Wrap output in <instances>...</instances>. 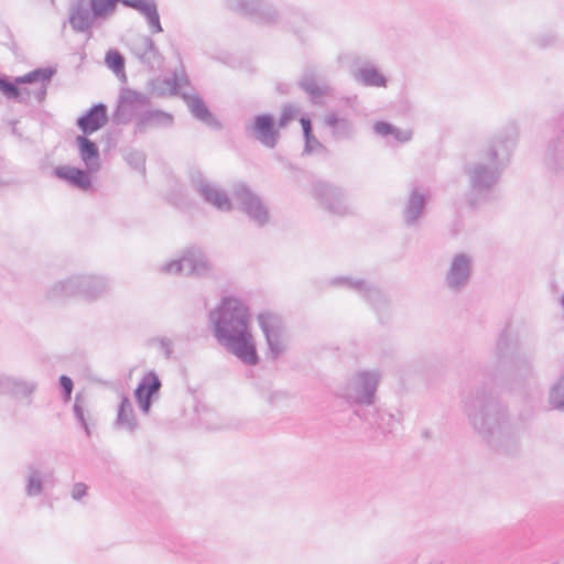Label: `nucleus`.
<instances>
[{
  "mask_svg": "<svg viewBox=\"0 0 564 564\" xmlns=\"http://www.w3.org/2000/svg\"><path fill=\"white\" fill-rule=\"evenodd\" d=\"M37 389V382L34 380H25L19 377L0 376V394H7L14 399H30ZM31 403V400L28 401Z\"/></svg>",
  "mask_w": 564,
  "mask_h": 564,
  "instance_id": "nucleus-20",
  "label": "nucleus"
},
{
  "mask_svg": "<svg viewBox=\"0 0 564 564\" xmlns=\"http://www.w3.org/2000/svg\"><path fill=\"white\" fill-rule=\"evenodd\" d=\"M121 3L138 11L145 19L152 34L163 32L155 0H121Z\"/></svg>",
  "mask_w": 564,
  "mask_h": 564,
  "instance_id": "nucleus-24",
  "label": "nucleus"
},
{
  "mask_svg": "<svg viewBox=\"0 0 564 564\" xmlns=\"http://www.w3.org/2000/svg\"><path fill=\"white\" fill-rule=\"evenodd\" d=\"M505 345H507V335L506 333H502L499 337V340H498V348H502Z\"/></svg>",
  "mask_w": 564,
  "mask_h": 564,
  "instance_id": "nucleus-52",
  "label": "nucleus"
},
{
  "mask_svg": "<svg viewBox=\"0 0 564 564\" xmlns=\"http://www.w3.org/2000/svg\"><path fill=\"white\" fill-rule=\"evenodd\" d=\"M150 97L131 88L121 90L117 108L112 115L116 124H127L139 117L150 107Z\"/></svg>",
  "mask_w": 564,
  "mask_h": 564,
  "instance_id": "nucleus-6",
  "label": "nucleus"
},
{
  "mask_svg": "<svg viewBox=\"0 0 564 564\" xmlns=\"http://www.w3.org/2000/svg\"><path fill=\"white\" fill-rule=\"evenodd\" d=\"M109 15H96L91 7H87L84 1H78L70 11L69 24L77 32H87L91 29L94 22L98 19H108Z\"/></svg>",
  "mask_w": 564,
  "mask_h": 564,
  "instance_id": "nucleus-26",
  "label": "nucleus"
},
{
  "mask_svg": "<svg viewBox=\"0 0 564 564\" xmlns=\"http://www.w3.org/2000/svg\"><path fill=\"white\" fill-rule=\"evenodd\" d=\"M354 78L364 86L368 87H386L387 79L372 65H365L354 70Z\"/></svg>",
  "mask_w": 564,
  "mask_h": 564,
  "instance_id": "nucleus-32",
  "label": "nucleus"
},
{
  "mask_svg": "<svg viewBox=\"0 0 564 564\" xmlns=\"http://www.w3.org/2000/svg\"><path fill=\"white\" fill-rule=\"evenodd\" d=\"M188 83L185 75H177L176 73L171 78L163 79L161 84L165 86V89L171 94H177L182 87Z\"/></svg>",
  "mask_w": 564,
  "mask_h": 564,
  "instance_id": "nucleus-42",
  "label": "nucleus"
},
{
  "mask_svg": "<svg viewBox=\"0 0 564 564\" xmlns=\"http://www.w3.org/2000/svg\"><path fill=\"white\" fill-rule=\"evenodd\" d=\"M152 341L158 345L160 350L164 354L165 358H167V359L171 358L172 352H173V350H172L173 341L170 338L160 337V338H154Z\"/></svg>",
  "mask_w": 564,
  "mask_h": 564,
  "instance_id": "nucleus-44",
  "label": "nucleus"
},
{
  "mask_svg": "<svg viewBox=\"0 0 564 564\" xmlns=\"http://www.w3.org/2000/svg\"><path fill=\"white\" fill-rule=\"evenodd\" d=\"M296 109L292 105H285L282 108L281 116L279 118V127L284 128L294 117Z\"/></svg>",
  "mask_w": 564,
  "mask_h": 564,
  "instance_id": "nucleus-45",
  "label": "nucleus"
},
{
  "mask_svg": "<svg viewBox=\"0 0 564 564\" xmlns=\"http://www.w3.org/2000/svg\"><path fill=\"white\" fill-rule=\"evenodd\" d=\"M393 135L398 141L405 142L411 139L412 133L410 131H401V130L397 129V131L394 132Z\"/></svg>",
  "mask_w": 564,
  "mask_h": 564,
  "instance_id": "nucleus-50",
  "label": "nucleus"
},
{
  "mask_svg": "<svg viewBox=\"0 0 564 564\" xmlns=\"http://www.w3.org/2000/svg\"><path fill=\"white\" fill-rule=\"evenodd\" d=\"M59 381V386L62 388V391L63 393H72L73 392V388H74V383H73V380L66 376V375H62L58 379Z\"/></svg>",
  "mask_w": 564,
  "mask_h": 564,
  "instance_id": "nucleus-48",
  "label": "nucleus"
},
{
  "mask_svg": "<svg viewBox=\"0 0 564 564\" xmlns=\"http://www.w3.org/2000/svg\"><path fill=\"white\" fill-rule=\"evenodd\" d=\"M89 283V280H80V275H70L65 280L54 283L46 292L51 301H64L72 296H80V286Z\"/></svg>",
  "mask_w": 564,
  "mask_h": 564,
  "instance_id": "nucleus-25",
  "label": "nucleus"
},
{
  "mask_svg": "<svg viewBox=\"0 0 564 564\" xmlns=\"http://www.w3.org/2000/svg\"><path fill=\"white\" fill-rule=\"evenodd\" d=\"M161 386V381L154 371H149L139 382L134 397L142 413L148 414L150 412L152 397L159 393Z\"/></svg>",
  "mask_w": 564,
  "mask_h": 564,
  "instance_id": "nucleus-21",
  "label": "nucleus"
},
{
  "mask_svg": "<svg viewBox=\"0 0 564 564\" xmlns=\"http://www.w3.org/2000/svg\"><path fill=\"white\" fill-rule=\"evenodd\" d=\"M70 398H72V393H68V394L67 393H63L64 402H68L70 400Z\"/></svg>",
  "mask_w": 564,
  "mask_h": 564,
  "instance_id": "nucleus-53",
  "label": "nucleus"
},
{
  "mask_svg": "<svg viewBox=\"0 0 564 564\" xmlns=\"http://www.w3.org/2000/svg\"><path fill=\"white\" fill-rule=\"evenodd\" d=\"M330 284L355 291L375 306L376 310L387 306V300L382 291L369 281L348 276H337L330 280Z\"/></svg>",
  "mask_w": 564,
  "mask_h": 564,
  "instance_id": "nucleus-11",
  "label": "nucleus"
},
{
  "mask_svg": "<svg viewBox=\"0 0 564 564\" xmlns=\"http://www.w3.org/2000/svg\"><path fill=\"white\" fill-rule=\"evenodd\" d=\"M381 378L382 375L377 369L357 371L340 388L338 394L349 404L371 405Z\"/></svg>",
  "mask_w": 564,
  "mask_h": 564,
  "instance_id": "nucleus-4",
  "label": "nucleus"
},
{
  "mask_svg": "<svg viewBox=\"0 0 564 564\" xmlns=\"http://www.w3.org/2000/svg\"><path fill=\"white\" fill-rule=\"evenodd\" d=\"M264 336L268 355L272 360L279 359L288 348V330L282 317L273 312H262L257 317Z\"/></svg>",
  "mask_w": 564,
  "mask_h": 564,
  "instance_id": "nucleus-5",
  "label": "nucleus"
},
{
  "mask_svg": "<svg viewBox=\"0 0 564 564\" xmlns=\"http://www.w3.org/2000/svg\"><path fill=\"white\" fill-rule=\"evenodd\" d=\"M90 173L91 172H88V170L85 171L69 165L57 166L54 170V174L58 178L66 181L73 186L84 191L88 189L91 186Z\"/></svg>",
  "mask_w": 564,
  "mask_h": 564,
  "instance_id": "nucleus-30",
  "label": "nucleus"
},
{
  "mask_svg": "<svg viewBox=\"0 0 564 564\" xmlns=\"http://www.w3.org/2000/svg\"><path fill=\"white\" fill-rule=\"evenodd\" d=\"M373 130L377 134L387 137L389 134H394V132L397 131V128L388 122L378 121L375 123Z\"/></svg>",
  "mask_w": 564,
  "mask_h": 564,
  "instance_id": "nucleus-46",
  "label": "nucleus"
},
{
  "mask_svg": "<svg viewBox=\"0 0 564 564\" xmlns=\"http://www.w3.org/2000/svg\"><path fill=\"white\" fill-rule=\"evenodd\" d=\"M283 397V393L281 392H271L269 395H268V402L273 404L276 402V400H279L280 398Z\"/></svg>",
  "mask_w": 564,
  "mask_h": 564,
  "instance_id": "nucleus-51",
  "label": "nucleus"
},
{
  "mask_svg": "<svg viewBox=\"0 0 564 564\" xmlns=\"http://www.w3.org/2000/svg\"><path fill=\"white\" fill-rule=\"evenodd\" d=\"M464 412L474 430L490 446L511 453L518 436L511 426L506 409L486 388L471 389L463 399Z\"/></svg>",
  "mask_w": 564,
  "mask_h": 564,
  "instance_id": "nucleus-2",
  "label": "nucleus"
},
{
  "mask_svg": "<svg viewBox=\"0 0 564 564\" xmlns=\"http://www.w3.org/2000/svg\"><path fill=\"white\" fill-rule=\"evenodd\" d=\"M173 123V116L162 110H152L149 108L139 117L135 122V132L144 133L149 129L165 128Z\"/></svg>",
  "mask_w": 564,
  "mask_h": 564,
  "instance_id": "nucleus-28",
  "label": "nucleus"
},
{
  "mask_svg": "<svg viewBox=\"0 0 564 564\" xmlns=\"http://www.w3.org/2000/svg\"><path fill=\"white\" fill-rule=\"evenodd\" d=\"M55 74V69L52 67L36 68L23 76H19L15 78L13 84H31L34 87L20 89L23 93V96L26 98V101H22L23 104H28L33 97L37 102H43L46 98L47 87L52 80V77Z\"/></svg>",
  "mask_w": 564,
  "mask_h": 564,
  "instance_id": "nucleus-10",
  "label": "nucleus"
},
{
  "mask_svg": "<svg viewBox=\"0 0 564 564\" xmlns=\"http://www.w3.org/2000/svg\"><path fill=\"white\" fill-rule=\"evenodd\" d=\"M300 122L303 128V134L305 140L304 153L310 154L315 151H325L326 148L313 134L311 120L308 118L302 117L300 119Z\"/></svg>",
  "mask_w": 564,
  "mask_h": 564,
  "instance_id": "nucleus-36",
  "label": "nucleus"
},
{
  "mask_svg": "<svg viewBox=\"0 0 564 564\" xmlns=\"http://www.w3.org/2000/svg\"><path fill=\"white\" fill-rule=\"evenodd\" d=\"M210 267L203 250L198 247L186 248L181 258L171 260L161 267L166 274L204 275Z\"/></svg>",
  "mask_w": 564,
  "mask_h": 564,
  "instance_id": "nucleus-7",
  "label": "nucleus"
},
{
  "mask_svg": "<svg viewBox=\"0 0 564 564\" xmlns=\"http://www.w3.org/2000/svg\"><path fill=\"white\" fill-rule=\"evenodd\" d=\"M213 335L218 344L247 366L259 364L248 307L238 299L224 297L209 313Z\"/></svg>",
  "mask_w": 564,
  "mask_h": 564,
  "instance_id": "nucleus-1",
  "label": "nucleus"
},
{
  "mask_svg": "<svg viewBox=\"0 0 564 564\" xmlns=\"http://www.w3.org/2000/svg\"><path fill=\"white\" fill-rule=\"evenodd\" d=\"M544 164L551 172L564 170V116L553 122V134L546 144Z\"/></svg>",
  "mask_w": 564,
  "mask_h": 564,
  "instance_id": "nucleus-12",
  "label": "nucleus"
},
{
  "mask_svg": "<svg viewBox=\"0 0 564 564\" xmlns=\"http://www.w3.org/2000/svg\"><path fill=\"white\" fill-rule=\"evenodd\" d=\"M118 3H121V0H89L96 15L111 17L116 12Z\"/></svg>",
  "mask_w": 564,
  "mask_h": 564,
  "instance_id": "nucleus-40",
  "label": "nucleus"
},
{
  "mask_svg": "<svg viewBox=\"0 0 564 564\" xmlns=\"http://www.w3.org/2000/svg\"><path fill=\"white\" fill-rule=\"evenodd\" d=\"M227 7L243 15L256 17L265 22L275 19V11L263 0H226Z\"/></svg>",
  "mask_w": 564,
  "mask_h": 564,
  "instance_id": "nucleus-19",
  "label": "nucleus"
},
{
  "mask_svg": "<svg viewBox=\"0 0 564 564\" xmlns=\"http://www.w3.org/2000/svg\"><path fill=\"white\" fill-rule=\"evenodd\" d=\"M376 424L382 433H393L398 429L400 420L390 412L379 411Z\"/></svg>",
  "mask_w": 564,
  "mask_h": 564,
  "instance_id": "nucleus-38",
  "label": "nucleus"
},
{
  "mask_svg": "<svg viewBox=\"0 0 564 564\" xmlns=\"http://www.w3.org/2000/svg\"><path fill=\"white\" fill-rule=\"evenodd\" d=\"M313 195L329 213L346 215L349 212L341 188L327 183L317 182L313 185Z\"/></svg>",
  "mask_w": 564,
  "mask_h": 564,
  "instance_id": "nucleus-14",
  "label": "nucleus"
},
{
  "mask_svg": "<svg viewBox=\"0 0 564 564\" xmlns=\"http://www.w3.org/2000/svg\"><path fill=\"white\" fill-rule=\"evenodd\" d=\"M105 62L109 68H111L116 74L123 72L124 68V58L117 51H109L106 54Z\"/></svg>",
  "mask_w": 564,
  "mask_h": 564,
  "instance_id": "nucleus-43",
  "label": "nucleus"
},
{
  "mask_svg": "<svg viewBox=\"0 0 564 564\" xmlns=\"http://www.w3.org/2000/svg\"><path fill=\"white\" fill-rule=\"evenodd\" d=\"M124 161L134 170L144 172L145 170V154L137 149L123 150Z\"/></svg>",
  "mask_w": 564,
  "mask_h": 564,
  "instance_id": "nucleus-39",
  "label": "nucleus"
},
{
  "mask_svg": "<svg viewBox=\"0 0 564 564\" xmlns=\"http://www.w3.org/2000/svg\"><path fill=\"white\" fill-rule=\"evenodd\" d=\"M562 306L564 308V294H563V297H562Z\"/></svg>",
  "mask_w": 564,
  "mask_h": 564,
  "instance_id": "nucleus-54",
  "label": "nucleus"
},
{
  "mask_svg": "<svg viewBox=\"0 0 564 564\" xmlns=\"http://www.w3.org/2000/svg\"><path fill=\"white\" fill-rule=\"evenodd\" d=\"M427 191L413 185L402 210L403 221L408 227H415L423 218L427 205Z\"/></svg>",
  "mask_w": 564,
  "mask_h": 564,
  "instance_id": "nucleus-15",
  "label": "nucleus"
},
{
  "mask_svg": "<svg viewBox=\"0 0 564 564\" xmlns=\"http://www.w3.org/2000/svg\"><path fill=\"white\" fill-rule=\"evenodd\" d=\"M53 477V471L39 463L29 464L25 473V494L37 497L43 492L44 484Z\"/></svg>",
  "mask_w": 564,
  "mask_h": 564,
  "instance_id": "nucleus-23",
  "label": "nucleus"
},
{
  "mask_svg": "<svg viewBox=\"0 0 564 564\" xmlns=\"http://www.w3.org/2000/svg\"><path fill=\"white\" fill-rule=\"evenodd\" d=\"M313 195L329 213L346 215L349 212L341 188L327 183L317 182L313 185Z\"/></svg>",
  "mask_w": 564,
  "mask_h": 564,
  "instance_id": "nucleus-13",
  "label": "nucleus"
},
{
  "mask_svg": "<svg viewBox=\"0 0 564 564\" xmlns=\"http://www.w3.org/2000/svg\"><path fill=\"white\" fill-rule=\"evenodd\" d=\"M116 425L126 429L129 432H133L137 429V420L132 404L128 397H122L118 408Z\"/></svg>",
  "mask_w": 564,
  "mask_h": 564,
  "instance_id": "nucleus-34",
  "label": "nucleus"
},
{
  "mask_svg": "<svg viewBox=\"0 0 564 564\" xmlns=\"http://www.w3.org/2000/svg\"><path fill=\"white\" fill-rule=\"evenodd\" d=\"M191 182L203 200L220 212H230L232 203L225 191L208 180L200 171L189 173Z\"/></svg>",
  "mask_w": 564,
  "mask_h": 564,
  "instance_id": "nucleus-9",
  "label": "nucleus"
},
{
  "mask_svg": "<svg viewBox=\"0 0 564 564\" xmlns=\"http://www.w3.org/2000/svg\"><path fill=\"white\" fill-rule=\"evenodd\" d=\"M300 86L314 104H321V98L329 93V87L327 85H318L311 74H305L302 77Z\"/></svg>",
  "mask_w": 564,
  "mask_h": 564,
  "instance_id": "nucleus-35",
  "label": "nucleus"
},
{
  "mask_svg": "<svg viewBox=\"0 0 564 564\" xmlns=\"http://www.w3.org/2000/svg\"><path fill=\"white\" fill-rule=\"evenodd\" d=\"M131 52L149 69L160 68L162 65L163 57L153 40L148 35H139L134 39Z\"/></svg>",
  "mask_w": 564,
  "mask_h": 564,
  "instance_id": "nucleus-17",
  "label": "nucleus"
},
{
  "mask_svg": "<svg viewBox=\"0 0 564 564\" xmlns=\"http://www.w3.org/2000/svg\"><path fill=\"white\" fill-rule=\"evenodd\" d=\"M108 122L107 106L98 102L80 116L76 124L85 135L93 134Z\"/></svg>",
  "mask_w": 564,
  "mask_h": 564,
  "instance_id": "nucleus-22",
  "label": "nucleus"
},
{
  "mask_svg": "<svg viewBox=\"0 0 564 564\" xmlns=\"http://www.w3.org/2000/svg\"><path fill=\"white\" fill-rule=\"evenodd\" d=\"M73 412L74 415L79 423V425L83 427L87 436L91 435L90 426L88 423V409H87V402L80 394H76L75 402L73 405Z\"/></svg>",
  "mask_w": 564,
  "mask_h": 564,
  "instance_id": "nucleus-37",
  "label": "nucleus"
},
{
  "mask_svg": "<svg viewBox=\"0 0 564 564\" xmlns=\"http://www.w3.org/2000/svg\"><path fill=\"white\" fill-rule=\"evenodd\" d=\"M183 98L186 100L191 113L197 120L202 121L208 127L216 129L220 128V123L216 120L209 109L206 107L204 100L198 96H187L183 94Z\"/></svg>",
  "mask_w": 564,
  "mask_h": 564,
  "instance_id": "nucleus-31",
  "label": "nucleus"
},
{
  "mask_svg": "<svg viewBox=\"0 0 564 564\" xmlns=\"http://www.w3.org/2000/svg\"><path fill=\"white\" fill-rule=\"evenodd\" d=\"M253 138L262 145L273 149L276 145L279 131L274 127V119L271 115H258L251 124L246 127Z\"/></svg>",
  "mask_w": 564,
  "mask_h": 564,
  "instance_id": "nucleus-18",
  "label": "nucleus"
},
{
  "mask_svg": "<svg viewBox=\"0 0 564 564\" xmlns=\"http://www.w3.org/2000/svg\"><path fill=\"white\" fill-rule=\"evenodd\" d=\"M0 90L9 99H14L17 101H26V98L23 96V93L20 90V88L7 78H0Z\"/></svg>",
  "mask_w": 564,
  "mask_h": 564,
  "instance_id": "nucleus-41",
  "label": "nucleus"
},
{
  "mask_svg": "<svg viewBox=\"0 0 564 564\" xmlns=\"http://www.w3.org/2000/svg\"><path fill=\"white\" fill-rule=\"evenodd\" d=\"M324 124L332 130V138L336 141L351 140L355 135V126L346 117H339L336 111H328L324 116Z\"/></svg>",
  "mask_w": 564,
  "mask_h": 564,
  "instance_id": "nucleus-27",
  "label": "nucleus"
},
{
  "mask_svg": "<svg viewBox=\"0 0 564 564\" xmlns=\"http://www.w3.org/2000/svg\"><path fill=\"white\" fill-rule=\"evenodd\" d=\"M518 128L511 122L505 126L478 153L465 164L471 191L477 195L487 194L499 181L516 145Z\"/></svg>",
  "mask_w": 564,
  "mask_h": 564,
  "instance_id": "nucleus-3",
  "label": "nucleus"
},
{
  "mask_svg": "<svg viewBox=\"0 0 564 564\" xmlns=\"http://www.w3.org/2000/svg\"><path fill=\"white\" fill-rule=\"evenodd\" d=\"M471 274V258L466 253H457L453 257L446 273V284L452 291L464 289Z\"/></svg>",
  "mask_w": 564,
  "mask_h": 564,
  "instance_id": "nucleus-16",
  "label": "nucleus"
},
{
  "mask_svg": "<svg viewBox=\"0 0 564 564\" xmlns=\"http://www.w3.org/2000/svg\"><path fill=\"white\" fill-rule=\"evenodd\" d=\"M75 142L79 156L88 172H97L100 167V155L97 144L85 134L77 135Z\"/></svg>",
  "mask_w": 564,
  "mask_h": 564,
  "instance_id": "nucleus-29",
  "label": "nucleus"
},
{
  "mask_svg": "<svg viewBox=\"0 0 564 564\" xmlns=\"http://www.w3.org/2000/svg\"><path fill=\"white\" fill-rule=\"evenodd\" d=\"M414 564H443V561L434 556L420 555L415 558Z\"/></svg>",
  "mask_w": 564,
  "mask_h": 564,
  "instance_id": "nucleus-49",
  "label": "nucleus"
},
{
  "mask_svg": "<svg viewBox=\"0 0 564 564\" xmlns=\"http://www.w3.org/2000/svg\"><path fill=\"white\" fill-rule=\"evenodd\" d=\"M87 486L83 482H76L72 489V498L74 500H80L84 496H86Z\"/></svg>",
  "mask_w": 564,
  "mask_h": 564,
  "instance_id": "nucleus-47",
  "label": "nucleus"
},
{
  "mask_svg": "<svg viewBox=\"0 0 564 564\" xmlns=\"http://www.w3.org/2000/svg\"><path fill=\"white\" fill-rule=\"evenodd\" d=\"M80 280H89V283H83L80 286V297L85 300H95L108 291V283L101 276L80 275Z\"/></svg>",
  "mask_w": 564,
  "mask_h": 564,
  "instance_id": "nucleus-33",
  "label": "nucleus"
},
{
  "mask_svg": "<svg viewBox=\"0 0 564 564\" xmlns=\"http://www.w3.org/2000/svg\"><path fill=\"white\" fill-rule=\"evenodd\" d=\"M234 199L239 204L240 209L257 226L262 227L269 221V210L262 199L254 194L245 183L234 186Z\"/></svg>",
  "mask_w": 564,
  "mask_h": 564,
  "instance_id": "nucleus-8",
  "label": "nucleus"
}]
</instances>
